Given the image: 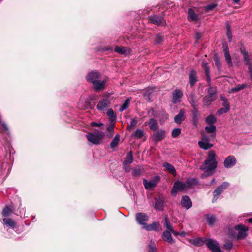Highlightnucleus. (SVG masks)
Instances as JSON below:
<instances>
[{
  "label": "nucleus",
  "instance_id": "43",
  "mask_svg": "<svg viewBox=\"0 0 252 252\" xmlns=\"http://www.w3.org/2000/svg\"><path fill=\"white\" fill-rule=\"evenodd\" d=\"M164 36L162 34L158 33L156 36L155 42L156 44H159L164 41Z\"/></svg>",
  "mask_w": 252,
  "mask_h": 252
},
{
  "label": "nucleus",
  "instance_id": "11",
  "mask_svg": "<svg viewBox=\"0 0 252 252\" xmlns=\"http://www.w3.org/2000/svg\"><path fill=\"white\" fill-rule=\"evenodd\" d=\"M136 220L138 223L144 226L148 221V217L145 213H137L136 214Z\"/></svg>",
  "mask_w": 252,
  "mask_h": 252
},
{
  "label": "nucleus",
  "instance_id": "27",
  "mask_svg": "<svg viewBox=\"0 0 252 252\" xmlns=\"http://www.w3.org/2000/svg\"><path fill=\"white\" fill-rule=\"evenodd\" d=\"M205 240L206 239L204 238L198 237L194 239H189V242L194 245L199 246L202 245V244L205 243Z\"/></svg>",
  "mask_w": 252,
  "mask_h": 252
},
{
  "label": "nucleus",
  "instance_id": "52",
  "mask_svg": "<svg viewBox=\"0 0 252 252\" xmlns=\"http://www.w3.org/2000/svg\"><path fill=\"white\" fill-rule=\"evenodd\" d=\"M208 94L214 95L217 97L216 94V88L215 87H210L208 89Z\"/></svg>",
  "mask_w": 252,
  "mask_h": 252
},
{
  "label": "nucleus",
  "instance_id": "22",
  "mask_svg": "<svg viewBox=\"0 0 252 252\" xmlns=\"http://www.w3.org/2000/svg\"><path fill=\"white\" fill-rule=\"evenodd\" d=\"M171 232L168 231H165L163 232L162 237V239L169 243H174L175 242L174 240L173 239L171 234Z\"/></svg>",
  "mask_w": 252,
  "mask_h": 252
},
{
  "label": "nucleus",
  "instance_id": "31",
  "mask_svg": "<svg viewBox=\"0 0 252 252\" xmlns=\"http://www.w3.org/2000/svg\"><path fill=\"white\" fill-rule=\"evenodd\" d=\"M198 145L202 149L208 150L212 148L213 145L210 143L208 141H199L198 142Z\"/></svg>",
  "mask_w": 252,
  "mask_h": 252
},
{
  "label": "nucleus",
  "instance_id": "18",
  "mask_svg": "<svg viewBox=\"0 0 252 252\" xmlns=\"http://www.w3.org/2000/svg\"><path fill=\"white\" fill-rule=\"evenodd\" d=\"M240 51L244 57V60L245 62V64L248 66V67L252 66L251 62H250V58L247 51L244 47H241L240 48Z\"/></svg>",
  "mask_w": 252,
  "mask_h": 252
},
{
  "label": "nucleus",
  "instance_id": "59",
  "mask_svg": "<svg viewBox=\"0 0 252 252\" xmlns=\"http://www.w3.org/2000/svg\"><path fill=\"white\" fill-rule=\"evenodd\" d=\"M137 124L136 120L133 119L130 122V126H128V128H129L130 127L135 126Z\"/></svg>",
  "mask_w": 252,
  "mask_h": 252
},
{
  "label": "nucleus",
  "instance_id": "8",
  "mask_svg": "<svg viewBox=\"0 0 252 252\" xmlns=\"http://www.w3.org/2000/svg\"><path fill=\"white\" fill-rule=\"evenodd\" d=\"M149 21L150 23L156 24L158 26L163 25L165 24V20L162 16L157 15L151 16L149 17Z\"/></svg>",
  "mask_w": 252,
  "mask_h": 252
},
{
  "label": "nucleus",
  "instance_id": "30",
  "mask_svg": "<svg viewBox=\"0 0 252 252\" xmlns=\"http://www.w3.org/2000/svg\"><path fill=\"white\" fill-rule=\"evenodd\" d=\"M189 84L193 86L197 82L196 73L194 70H191L189 74Z\"/></svg>",
  "mask_w": 252,
  "mask_h": 252
},
{
  "label": "nucleus",
  "instance_id": "48",
  "mask_svg": "<svg viewBox=\"0 0 252 252\" xmlns=\"http://www.w3.org/2000/svg\"><path fill=\"white\" fill-rule=\"evenodd\" d=\"M148 252H157V248L154 242H151L148 245Z\"/></svg>",
  "mask_w": 252,
  "mask_h": 252
},
{
  "label": "nucleus",
  "instance_id": "58",
  "mask_svg": "<svg viewBox=\"0 0 252 252\" xmlns=\"http://www.w3.org/2000/svg\"><path fill=\"white\" fill-rule=\"evenodd\" d=\"M224 246L227 250H230L232 248L233 245L231 242H228L225 244Z\"/></svg>",
  "mask_w": 252,
  "mask_h": 252
},
{
  "label": "nucleus",
  "instance_id": "55",
  "mask_svg": "<svg viewBox=\"0 0 252 252\" xmlns=\"http://www.w3.org/2000/svg\"><path fill=\"white\" fill-rule=\"evenodd\" d=\"M229 109L225 108H222L217 111V113L218 115H220L223 114V113H226L228 111H229Z\"/></svg>",
  "mask_w": 252,
  "mask_h": 252
},
{
  "label": "nucleus",
  "instance_id": "51",
  "mask_svg": "<svg viewBox=\"0 0 252 252\" xmlns=\"http://www.w3.org/2000/svg\"><path fill=\"white\" fill-rule=\"evenodd\" d=\"M181 130L180 128H175L172 132V136L174 138L178 137L181 133Z\"/></svg>",
  "mask_w": 252,
  "mask_h": 252
},
{
  "label": "nucleus",
  "instance_id": "54",
  "mask_svg": "<svg viewBox=\"0 0 252 252\" xmlns=\"http://www.w3.org/2000/svg\"><path fill=\"white\" fill-rule=\"evenodd\" d=\"M214 60L215 61V65L218 67V68H220L221 66V63L220 62L217 56L215 55L214 57Z\"/></svg>",
  "mask_w": 252,
  "mask_h": 252
},
{
  "label": "nucleus",
  "instance_id": "38",
  "mask_svg": "<svg viewBox=\"0 0 252 252\" xmlns=\"http://www.w3.org/2000/svg\"><path fill=\"white\" fill-rule=\"evenodd\" d=\"M207 222L210 225H213L216 221V217L215 216L211 214H208L206 215Z\"/></svg>",
  "mask_w": 252,
  "mask_h": 252
},
{
  "label": "nucleus",
  "instance_id": "16",
  "mask_svg": "<svg viewBox=\"0 0 252 252\" xmlns=\"http://www.w3.org/2000/svg\"><path fill=\"white\" fill-rule=\"evenodd\" d=\"M165 137V131L163 130H158L152 135L153 140L157 143L163 140Z\"/></svg>",
  "mask_w": 252,
  "mask_h": 252
},
{
  "label": "nucleus",
  "instance_id": "12",
  "mask_svg": "<svg viewBox=\"0 0 252 252\" xmlns=\"http://www.w3.org/2000/svg\"><path fill=\"white\" fill-rule=\"evenodd\" d=\"M165 201L163 198L158 197L155 198L154 208L156 210L162 211L164 207Z\"/></svg>",
  "mask_w": 252,
  "mask_h": 252
},
{
  "label": "nucleus",
  "instance_id": "42",
  "mask_svg": "<svg viewBox=\"0 0 252 252\" xmlns=\"http://www.w3.org/2000/svg\"><path fill=\"white\" fill-rule=\"evenodd\" d=\"M205 121L208 125H213L216 121V118L214 115H210L206 118Z\"/></svg>",
  "mask_w": 252,
  "mask_h": 252
},
{
  "label": "nucleus",
  "instance_id": "37",
  "mask_svg": "<svg viewBox=\"0 0 252 252\" xmlns=\"http://www.w3.org/2000/svg\"><path fill=\"white\" fill-rule=\"evenodd\" d=\"M107 115L109 117L110 121L111 122L115 121L116 119V115L112 109L110 108L107 110Z\"/></svg>",
  "mask_w": 252,
  "mask_h": 252
},
{
  "label": "nucleus",
  "instance_id": "50",
  "mask_svg": "<svg viewBox=\"0 0 252 252\" xmlns=\"http://www.w3.org/2000/svg\"><path fill=\"white\" fill-rule=\"evenodd\" d=\"M227 36L228 37V39L229 40V41H231V39L232 37V34L231 31V26L229 24H227Z\"/></svg>",
  "mask_w": 252,
  "mask_h": 252
},
{
  "label": "nucleus",
  "instance_id": "47",
  "mask_svg": "<svg viewBox=\"0 0 252 252\" xmlns=\"http://www.w3.org/2000/svg\"><path fill=\"white\" fill-rule=\"evenodd\" d=\"M209 126H206L205 127V131L208 133H213L216 131V126L214 125H210Z\"/></svg>",
  "mask_w": 252,
  "mask_h": 252
},
{
  "label": "nucleus",
  "instance_id": "19",
  "mask_svg": "<svg viewBox=\"0 0 252 252\" xmlns=\"http://www.w3.org/2000/svg\"><path fill=\"white\" fill-rule=\"evenodd\" d=\"M188 19L189 21L196 22L198 20V16L193 9L189 8L188 11Z\"/></svg>",
  "mask_w": 252,
  "mask_h": 252
},
{
  "label": "nucleus",
  "instance_id": "33",
  "mask_svg": "<svg viewBox=\"0 0 252 252\" xmlns=\"http://www.w3.org/2000/svg\"><path fill=\"white\" fill-rule=\"evenodd\" d=\"M3 223L7 227H9L11 228L15 227V222L13 220L10 218H5L3 219Z\"/></svg>",
  "mask_w": 252,
  "mask_h": 252
},
{
  "label": "nucleus",
  "instance_id": "26",
  "mask_svg": "<svg viewBox=\"0 0 252 252\" xmlns=\"http://www.w3.org/2000/svg\"><path fill=\"white\" fill-rule=\"evenodd\" d=\"M188 100L191 104V106L194 109H196L195 107L198 100L195 98V94L192 93L189 94L188 96Z\"/></svg>",
  "mask_w": 252,
  "mask_h": 252
},
{
  "label": "nucleus",
  "instance_id": "61",
  "mask_svg": "<svg viewBox=\"0 0 252 252\" xmlns=\"http://www.w3.org/2000/svg\"><path fill=\"white\" fill-rule=\"evenodd\" d=\"M222 105L224 108L229 109L230 110V105L228 101L223 102Z\"/></svg>",
  "mask_w": 252,
  "mask_h": 252
},
{
  "label": "nucleus",
  "instance_id": "35",
  "mask_svg": "<svg viewBox=\"0 0 252 252\" xmlns=\"http://www.w3.org/2000/svg\"><path fill=\"white\" fill-rule=\"evenodd\" d=\"M133 161V155H132V151H129L127 153L126 157L123 162V164H125V165H129V164L132 163Z\"/></svg>",
  "mask_w": 252,
  "mask_h": 252
},
{
  "label": "nucleus",
  "instance_id": "24",
  "mask_svg": "<svg viewBox=\"0 0 252 252\" xmlns=\"http://www.w3.org/2000/svg\"><path fill=\"white\" fill-rule=\"evenodd\" d=\"M185 119V111L184 109H181L179 114L175 116L174 121L177 124H180Z\"/></svg>",
  "mask_w": 252,
  "mask_h": 252
},
{
  "label": "nucleus",
  "instance_id": "4",
  "mask_svg": "<svg viewBox=\"0 0 252 252\" xmlns=\"http://www.w3.org/2000/svg\"><path fill=\"white\" fill-rule=\"evenodd\" d=\"M187 189L188 188L185 182L176 181L174 184L171 190V194L174 196H176L177 192L182 191Z\"/></svg>",
  "mask_w": 252,
  "mask_h": 252
},
{
  "label": "nucleus",
  "instance_id": "28",
  "mask_svg": "<svg viewBox=\"0 0 252 252\" xmlns=\"http://www.w3.org/2000/svg\"><path fill=\"white\" fill-rule=\"evenodd\" d=\"M217 98L216 96L208 94L203 98V104L205 105H209L211 103L216 100Z\"/></svg>",
  "mask_w": 252,
  "mask_h": 252
},
{
  "label": "nucleus",
  "instance_id": "34",
  "mask_svg": "<svg viewBox=\"0 0 252 252\" xmlns=\"http://www.w3.org/2000/svg\"><path fill=\"white\" fill-rule=\"evenodd\" d=\"M202 67L205 71V75H206V76L207 78V80L208 82H209L210 81V74H209L210 71H209V68L208 66V63L206 61H203L202 64Z\"/></svg>",
  "mask_w": 252,
  "mask_h": 252
},
{
  "label": "nucleus",
  "instance_id": "23",
  "mask_svg": "<svg viewBox=\"0 0 252 252\" xmlns=\"http://www.w3.org/2000/svg\"><path fill=\"white\" fill-rule=\"evenodd\" d=\"M114 50L115 52L124 55H128L130 52V50L126 47L116 46Z\"/></svg>",
  "mask_w": 252,
  "mask_h": 252
},
{
  "label": "nucleus",
  "instance_id": "20",
  "mask_svg": "<svg viewBox=\"0 0 252 252\" xmlns=\"http://www.w3.org/2000/svg\"><path fill=\"white\" fill-rule=\"evenodd\" d=\"M223 47L225 59L229 65H231L232 64V62L231 57L229 53L228 47L226 44H224L223 45Z\"/></svg>",
  "mask_w": 252,
  "mask_h": 252
},
{
  "label": "nucleus",
  "instance_id": "21",
  "mask_svg": "<svg viewBox=\"0 0 252 252\" xmlns=\"http://www.w3.org/2000/svg\"><path fill=\"white\" fill-rule=\"evenodd\" d=\"M159 227V222H153L151 224H146L144 226V228L147 231H158Z\"/></svg>",
  "mask_w": 252,
  "mask_h": 252
},
{
  "label": "nucleus",
  "instance_id": "32",
  "mask_svg": "<svg viewBox=\"0 0 252 252\" xmlns=\"http://www.w3.org/2000/svg\"><path fill=\"white\" fill-rule=\"evenodd\" d=\"M198 111L196 109H194V110L192 111V120L191 123L194 126H196L198 122Z\"/></svg>",
  "mask_w": 252,
  "mask_h": 252
},
{
  "label": "nucleus",
  "instance_id": "46",
  "mask_svg": "<svg viewBox=\"0 0 252 252\" xmlns=\"http://www.w3.org/2000/svg\"><path fill=\"white\" fill-rule=\"evenodd\" d=\"M129 101H130L129 99H128V98L126 99L124 101V103H123V104L122 105V106L119 109V111L122 112L124 110H125V109H127L129 106Z\"/></svg>",
  "mask_w": 252,
  "mask_h": 252
},
{
  "label": "nucleus",
  "instance_id": "41",
  "mask_svg": "<svg viewBox=\"0 0 252 252\" xmlns=\"http://www.w3.org/2000/svg\"><path fill=\"white\" fill-rule=\"evenodd\" d=\"M120 141V136L118 134H117L115 136L114 138L111 141L110 143V147L111 148H115L116 146L118 145Z\"/></svg>",
  "mask_w": 252,
  "mask_h": 252
},
{
  "label": "nucleus",
  "instance_id": "56",
  "mask_svg": "<svg viewBox=\"0 0 252 252\" xmlns=\"http://www.w3.org/2000/svg\"><path fill=\"white\" fill-rule=\"evenodd\" d=\"M216 5L215 4H209L205 7V10L207 12L210 11V10H212L213 9H214L216 7Z\"/></svg>",
  "mask_w": 252,
  "mask_h": 252
},
{
  "label": "nucleus",
  "instance_id": "3",
  "mask_svg": "<svg viewBox=\"0 0 252 252\" xmlns=\"http://www.w3.org/2000/svg\"><path fill=\"white\" fill-rule=\"evenodd\" d=\"M160 180V176L158 175L153 177L149 181H148L146 179H143V183L145 188L146 189L152 190L155 188L159 182Z\"/></svg>",
  "mask_w": 252,
  "mask_h": 252
},
{
  "label": "nucleus",
  "instance_id": "45",
  "mask_svg": "<svg viewBox=\"0 0 252 252\" xmlns=\"http://www.w3.org/2000/svg\"><path fill=\"white\" fill-rule=\"evenodd\" d=\"M11 212V209L10 207L6 206L3 209L2 215L3 217H8L10 215Z\"/></svg>",
  "mask_w": 252,
  "mask_h": 252
},
{
  "label": "nucleus",
  "instance_id": "7",
  "mask_svg": "<svg viewBox=\"0 0 252 252\" xmlns=\"http://www.w3.org/2000/svg\"><path fill=\"white\" fill-rule=\"evenodd\" d=\"M235 228L238 231L237 238L242 239L245 238L247 235L248 227L243 224L237 225L235 226Z\"/></svg>",
  "mask_w": 252,
  "mask_h": 252
},
{
  "label": "nucleus",
  "instance_id": "44",
  "mask_svg": "<svg viewBox=\"0 0 252 252\" xmlns=\"http://www.w3.org/2000/svg\"><path fill=\"white\" fill-rule=\"evenodd\" d=\"M247 85L246 84H240L238 85L237 86L235 87H233L231 88L230 92V93H233V92H238L242 89H243L244 88H246Z\"/></svg>",
  "mask_w": 252,
  "mask_h": 252
},
{
  "label": "nucleus",
  "instance_id": "29",
  "mask_svg": "<svg viewBox=\"0 0 252 252\" xmlns=\"http://www.w3.org/2000/svg\"><path fill=\"white\" fill-rule=\"evenodd\" d=\"M163 167L165 168L166 171L169 172L174 176L176 175V169L172 164L168 163H165L163 164Z\"/></svg>",
  "mask_w": 252,
  "mask_h": 252
},
{
  "label": "nucleus",
  "instance_id": "57",
  "mask_svg": "<svg viewBox=\"0 0 252 252\" xmlns=\"http://www.w3.org/2000/svg\"><path fill=\"white\" fill-rule=\"evenodd\" d=\"M103 125V123H97L96 122H93L91 123V126H93V127H100L101 126H102Z\"/></svg>",
  "mask_w": 252,
  "mask_h": 252
},
{
  "label": "nucleus",
  "instance_id": "6",
  "mask_svg": "<svg viewBox=\"0 0 252 252\" xmlns=\"http://www.w3.org/2000/svg\"><path fill=\"white\" fill-rule=\"evenodd\" d=\"M205 243L207 247L213 252H222L216 240L212 239H206Z\"/></svg>",
  "mask_w": 252,
  "mask_h": 252
},
{
  "label": "nucleus",
  "instance_id": "15",
  "mask_svg": "<svg viewBox=\"0 0 252 252\" xmlns=\"http://www.w3.org/2000/svg\"><path fill=\"white\" fill-rule=\"evenodd\" d=\"M106 82L107 80L99 79V81H97L92 84L93 87L96 92H99L105 89Z\"/></svg>",
  "mask_w": 252,
  "mask_h": 252
},
{
  "label": "nucleus",
  "instance_id": "5",
  "mask_svg": "<svg viewBox=\"0 0 252 252\" xmlns=\"http://www.w3.org/2000/svg\"><path fill=\"white\" fill-rule=\"evenodd\" d=\"M229 185V183L224 182L214 190L213 191V198L212 199V202H215L218 199L220 195L222 193L224 190L227 189Z\"/></svg>",
  "mask_w": 252,
  "mask_h": 252
},
{
  "label": "nucleus",
  "instance_id": "1",
  "mask_svg": "<svg viewBox=\"0 0 252 252\" xmlns=\"http://www.w3.org/2000/svg\"><path fill=\"white\" fill-rule=\"evenodd\" d=\"M216 158L215 152L213 150L209 151L206 159L200 166V169L207 173L208 176L212 175L218 165Z\"/></svg>",
  "mask_w": 252,
  "mask_h": 252
},
{
  "label": "nucleus",
  "instance_id": "60",
  "mask_svg": "<svg viewBox=\"0 0 252 252\" xmlns=\"http://www.w3.org/2000/svg\"><path fill=\"white\" fill-rule=\"evenodd\" d=\"M201 141H209V137L205 135V134H203L202 136V139Z\"/></svg>",
  "mask_w": 252,
  "mask_h": 252
},
{
  "label": "nucleus",
  "instance_id": "17",
  "mask_svg": "<svg viewBox=\"0 0 252 252\" xmlns=\"http://www.w3.org/2000/svg\"><path fill=\"white\" fill-rule=\"evenodd\" d=\"M181 204L183 207L186 209H189L192 206V202L188 196L185 195L182 196L181 200Z\"/></svg>",
  "mask_w": 252,
  "mask_h": 252
},
{
  "label": "nucleus",
  "instance_id": "2",
  "mask_svg": "<svg viewBox=\"0 0 252 252\" xmlns=\"http://www.w3.org/2000/svg\"><path fill=\"white\" fill-rule=\"evenodd\" d=\"M87 140L94 145L99 144L105 136V133L101 131L89 133L86 135Z\"/></svg>",
  "mask_w": 252,
  "mask_h": 252
},
{
  "label": "nucleus",
  "instance_id": "53",
  "mask_svg": "<svg viewBox=\"0 0 252 252\" xmlns=\"http://www.w3.org/2000/svg\"><path fill=\"white\" fill-rule=\"evenodd\" d=\"M141 174V170L139 168H135L132 173V174L134 177L139 176Z\"/></svg>",
  "mask_w": 252,
  "mask_h": 252
},
{
  "label": "nucleus",
  "instance_id": "62",
  "mask_svg": "<svg viewBox=\"0 0 252 252\" xmlns=\"http://www.w3.org/2000/svg\"><path fill=\"white\" fill-rule=\"evenodd\" d=\"M20 217L21 218L24 217L25 215V209H22V210L20 211Z\"/></svg>",
  "mask_w": 252,
  "mask_h": 252
},
{
  "label": "nucleus",
  "instance_id": "13",
  "mask_svg": "<svg viewBox=\"0 0 252 252\" xmlns=\"http://www.w3.org/2000/svg\"><path fill=\"white\" fill-rule=\"evenodd\" d=\"M110 105V101L107 99H103L98 102L97 109L100 111H105Z\"/></svg>",
  "mask_w": 252,
  "mask_h": 252
},
{
  "label": "nucleus",
  "instance_id": "64",
  "mask_svg": "<svg viewBox=\"0 0 252 252\" xmlns=\"http://www.w3.org/2000/svg\"><path fill=\"white\" fill-rule=\"evenodd\" d=\"M251 80H252V66L248 67Z\"/></svg>",
  "mask_w": 252,
  "mask_h": 252
},
{
  "label": "nucleus",
  "instance_id": "25",
  "mask_svg": "<svg viewBox=\"0 0 252 252\" xmlns=\"http://www.w3.org/2000/svg\"><path fill=\"white\" fill-rule=\"evenodd\" d=\"M146 124L148 125L150 128L153 131H156L158 128V124L154 119H150L149 122H146Z\"/></svg>",
  "mask_w": 252,
  "mask_h": 252
},
{
  "label": "nucleus",
  "instance_id": "14",
  "mask_svg": "<svg viewBox=\"0 0 252 252\" xmlns=\"http://www.w3.org/2000/svg\"><path fill=\"white\" fill-rule=\"evenodd\" d=\"M236 163V158L233 156H229L224 161V166L226 168L234 166Z\"/></svg>",
  "mask_w": 252,
  "mask_h": 252
},
{
  "label": "nucleus",
  "instance_id": "49",
  "mask_svg": "<svg viewBox=\"0 0 252 252\" xmlns=\"http://www.w3.org/2000/svg\"><path fill=\"white\" fill-rule=\"evenodd\" d=\"M83 101L82 100H80V102L78 104V107L81 109H86L88 108L89 103L86 100L84 101L85 104L82 105Z\"/></svg>",
  "mask_w": 252,
  "mask_h": 252
},
{
  "label": "nucleus",
  "instance_id": "9",
  "mask_svg": "<svg viewBox=\"0 0 252 252\" xmlns=\"http://www.w3.org/2000/svg\"><path fill=\"white\" fill-rule=\"evenodd\" d=\"M100 78V74L95 71H92L86 76L87 80L92 84L95 82L99 81Z\"/></svg>",
  "mask_w": 252,
  "mask_h": 252
},
{
  "label": "nucleus",
  "instance_id": "36",
  "mask_svg": "<svg viewBox=\"0 0 252 252\" xmlns=\"http://www.w3.org/2000/svg\"><path fill=\"white\" fill-rule=\"evenodd\" d=\"M187 188L189 189L193 186L198 184V180L196 178H189L185 182Z\"/></svg>",
  "mask_w": 252,
  "mask_h": 252
},
{
  "label": "nucleus",
  "instance_id": "39",
  "mask_svg": "<svg viewBox=\"0 0 252 252\" xmlns=\"http://www.w3.org/2000/svg\"><path fill=\"white\" fill-rule=\"evenodd\" d=\"M144 136V131L141 129H137L132 135L133 137L136 138H141Z\"/></svg>",
  "mask_w": 252,
  "mask_h": 252
},
{
  "label": "nucleus",
  "instance_id": "63",
  "mask_svg": "<svg viewBox=\"0 0 252 252\" xmlns=\"http://www.w3.org/2000/svg\"><path fill=\"white\" fill-rule=\"evenodd\" d=\"M123 166H124V168L125 169V170L126 171V172H128L130 170V168L128 166V165H125V164H123Z\"/></svg>",
  "mask_w": 252,
  "mask_h": 252
},
{
  "label": "nucleus",
  "instance_id": "40",
  "mask_svg": "<svg viewBox=\"0 0 252 252\" xmlns=\"http://www.w3.org/2000/svg\"><path fill=\"white\" fill-rule=\"evenodd\" d=\"M164 227L167 228V231L171 232V231L174 230L173 228L172 225L169 221L167 216L165 217V222H164Z\"/></svg>",
  "mask_w": 252,
  "mask_h": 252
},
{
  "label": "nucleus",
  "instance_id": "10",
  "mask_svg": "<svg viewBox=\"0 0 252 252\" xmlns=\"http://www.w3.org/2000/svg\"><path fill=\"white\" fill-rule=\"evenodd\" d=\"M172 95V102L174 104H176L181 101V98L183 96V94L181 90L175 89L173 92Z\"/></svg>",
  "mask_w": 252,
  "mask_h": 252
}]
</instances>
